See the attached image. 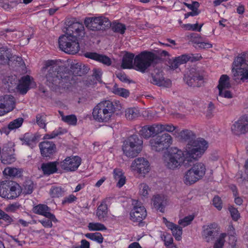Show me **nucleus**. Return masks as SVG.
I'll list each match as a JSON object with an SVG mask.
<instances>
[{"instance_id": "nucleus-1", "label": "nucleus", "mask_w": 248, "mask_h": 248, "mask_svg": "<svg viewBox=\"0 0 248 248\" xmlns=\"http://www.w3.org/2000/svg\"><path fill=\"white\" fill-rule=\"evenodd\" d=\"M208 148L205 140L191 141L184 150L173 148L164 157V164L169 169L174 170L183 165L187 166L193 160L202 157Z\"/></svg>"}, {"instance_id": "nucleus-2", "label": "nucleus", "mask_w": 248, "mask_h": 248, "mask_svg": "<svg viewBox=\"0 0 248 248\" xmlns=\"http://www.w3.org/2000/svg\"><path fill=\"white\" fill-rule=\"evenodd\" d=\"M84 28L82 24L73 23L67 29L66 33L59 37L60 49L66 53L75 54L79 50V40L84 35Z\"/></svg>"}, {"instance_id": "nucleus-3", "label": "nucleus", "mask_w": 248, "mask_h": 248, "mask_svg": "<svg viewBox=\"0 0 248 248\" xmlns=\"http://www.w3.org/2000/svg\"><path fill=\"white\" fill-rule=\"evenodd\" d=\"M156 55L151 52L144 51L134 58V55L126 53L123 57L122 67L123 69L134 68L144 73L156 59Z\"/></svg>"}, {"instance_id": "nucleus-4", "label": "nucleus", "mask_w": 248, "mask_h": 248, "mask_svg": "<svg viewBox=\"0 0 248 248\" xmlns=\"http://www.w3.org/2000/svg\"><path fill=\"white\" fill-rule=\"evenodd\" d=\"M63 67L55 64L54 61L46 62L44 68L47 71L46 75V84L50 88L63 85L62 82H66L67 79V74L63 72Z\"/></svg>"}, {"instance_id": "nucleus-5", "label": "nucleus", "mask_w": 248, "mask_h": 248, "mask_svg": "<svg viewBox=\"0 0 248 248\" xmlns=\"http://www.w3.org/2000/svg\"><path fill=\"white\" fill-rule=\"evenodd\" d=\"M2 82L4 89L9 92L15 91L16 89L23 94L26 93L30 88L35 85L33 78L28 75L23 76L19 80L15 75L7 77L2 79Z\"/></svg>"}, {"instance_id": "nucleus-6", "label": "nucleus", "mask_w": 248, "mask_h": 248, "mask_svg": "<svg viewBox=\"0 0 248 248\" xmlns=\"http://www.w3.org/2000/svg\"><path fill=\"white\" fill-rule=\"evenodd\" d=\"M121 104L109 100L99 103L93 108V116L94 120L99 122L108 121L116 110H120Z\"/></svg>"}, {"instance_id": "nucleus-7", "label": "nucleus", "mask_w": 248, "mask_h": 248, "mask_svg": "<svg viewBox=\"0 0 248 248\" xmlns=\"http://www.w3.org/2000/svg\"><path fill=\"white\" fill-rule=\"evenodd\" d=\"M206 166L202 162H197L186 171L184 177V182L186 185H191L201 179L205 175Z\"/></svg>"}, {"instance_id": "nucleus-8", "label": "nucleus", "mask_w": 248, "mask_h": 248, "mask_svg": "<svg viewBox=\"0 0 248 248\" xmlns=\"http://www.w3.org/2000/svg\"><path fill=\"white\" fill-rule=\"evenodd\" d=\"M20 187L12 181H3L0 185V196L8 199H14L19 196Z\"/></svg>"}, {"instance_id": "nucleus-9", "label": "nucleus", "mask_w": 248, "mask_h": 248, "mask_svg": "<svg viewBox=\"0 0 248 248\" xmlns=\"http://www.w3.org/2000/svg\"><path fill=\"white\" fill-rule=\"evenodd\" d=\"M149 142L151 149L159 152L167 149L172 144V139L170 135L163 134L153 137Z\"/></svg>"}, {"instance_id": "nucleus-10", "label": "nucleus", "mask_w": 248, "mask_h": 248, "mask_svg": "<svg viewBox=\"0 0 248 248\" xmlns=\"http://www.w3.org/2000/svg\"><path fill=\"white\" fill-rule=\"evenodd\" d=\"M130 168L132 171L143 177L151 170L150 164L149 161L144 157H138L132 161Z\"/></svg>"}, {"instance_id": "nucleus-11", "label": "nucleus", "mask_w": 248, "mask_h": 248, "mask_svg": "<svg viewBox=\"0 0 248 248\" xmlns=\"http://www.w3.org/2000/svg\"><path fill=\"white\" fill-rule=\"evenodd\" d=\"M231 87L229 77L226 75H222L220 78L219 84L217 86L219 90V97H217V99L219 102H221V98L222 97L228 99L232 98V93L228 90Z\"/></svg>"}, {"instance_id": "nucleus-12", "label": "nucleus", "mask_w": 248, "mask_h": 248, "mask_svg": "<svg viewBox=\"0 0 248 248\" xmlns=\"http://www.w3.org/2000/svg\"><path fill=\"white\" fill-rule=\"evenodd\" d=\"M84 24L91 30L96 31L102 29L103 26H108L110 22L108 18L104 17H89L85 18Z\"/></svg>"}, {"instance_id": "nucleus-13", "label": "nucleus", "mask_w": 248, "mask_h": 248, "mask_svg": "<svg viewBox=\"0 0 248 248\" xmlns=\"http://www.w3.org/2000/svg\"><path fill=\"white\" fill-rule=\"evenodd\" d=\"M231 131L235 135H241L248 132V115H244L231 126Z\"/></svg>"}, {"instance_id": "nucleus-14", "label": "nucleus", "mask_w": 248, "mask_h": 248, "mask_svg": "<svg viewBox=\"0 0 248 248\" xmlns=\"http://www.w3.org/2000/svg\"><path fill=\"white\" fill-rule=\"evenodd\" d=\"M81 162V158L78 156H68L60 163V167L66 171H73L78 169Z\"/></svg>"}, {"instance_id": "nucleus-15", "label": "nucleus", "mask_w": 248, "mask_h": 248, "mask_svg": "<svg viewBox=\"0 0 248 248\" xmlns=\"http://www.w3.org/2000/svg\"><path fill=\"white\" fill-rule=\"evenodd\" d=\"M184 80L189 86L199 87L201 85L200 82L202 81L203 77L194 68H191L189 73L185 75Z\"/></svg>"}, {"instance_id": "nucleus-16", "label": "nucleus", "mask_w": 248, "mask_h": 248, "mask_svg": "<svg viewBox=\"0 0 248 248\" xmlns=\"http://www.w3.org/2000/svg\"><path fill=\"white\" fill-rule=\"evenodd\" d=\"M130 215L132 221L140 222L147 216L146 210L140 203L137 202L131 210Z\"/></svg>"}, {"instance_id": "nucleus-17", "label": "nucleus", "mask_w": 248, "mask_h": 248, "mask_svg": "<svg viewBox=\"0 0 248 248\" xmlns=\"http://www.w3.org/2000/svg\"><path fill=\"white\" fill-rule=\"evenodd\" d=\"M15 150L12 143L8 146H4L2 149L1 155V161L4 164H10L14 163L16 159L14 154Z\"/></svg>"}, {"instance_id": "nucleus-18", "label": "nucleus", "mask_w": 248, "mask_h": 248, "mask_svg": "<svg viewBox=\"0 0 248 248\" xmlns=\"http://www.w3.org/2000/svg\"><path fill=\"white\" fill-rule=\"evenodd\" d=\"M150 82L160 87L169 88L171 85V81L169 79H165L161 72L157 71L151 76Z\"/></svg>"}, {"instance_id": "nucleus-19", "label": "nucleus", "mask_w": 248, "mask_h": 248, "mask_svg": "<svg viewBox=\"0 0 248 248\" xmlns=\"http://www.w3.org/2000/svg\"><path fill=\"white\" fill-rule=\"evenodd\" d=\"M50 209L46 205L40 204L33 208V212L36 214L45 217H46L53 220V222L57 221L54 214L50 212Z\"/></svg>"}, {"instance_id": "nucleus-20", "label": "nucleus", "mask_w": 248, "mask_h": 248, "mask_svg": "<svg viewBox=\"0 0 248 248\" xmlns=\"http://www.w3.org/2000/svg\"><path fill=\"white\" fill-rule=\"evenodd\" d=\"M152 202L154 207L162 213L164 212L165 207L169 204L167 197L162 194L154 196Z\"/></svg>"}, {"instance_id": "nucleus-21", "label": "nucleus", "mask_w": 248, "mask_h": 248, "mask_svg": "<svg viewBox=\"0 0 248 248\" xmlns=\"http://www.w3.org/2000/svg\"><path fill=\"white\" fill-rule=\"evenodd\" d=\"M15 107L14 97L10 94L0 96V108L6 109L8 112L13 110Z\"/></svg>"}, {"instance_id": "nucleus-22", "label": "nucleus", "mask_w": 248, "mask_h": 248, "mask_svg": "<svg viewBox=\"0 0 248 248\" xmlns=\"http://www.w3.org/2000/svg\"><path fill=\"white\" fill-rule=\"evenodd\" d=\"M163 222L166 227L171 231L175 239L179 241L182 238V228L180 226L168 221L166 218L163 217Z\"/></svg>"}, {"instance_id": "nucleus-23", "label": "nucleus", "mask_w": 248, "mask_h": 248, "mask_svg": "<svg viewBox=\"0 0 248 248\" xmlns=\"http://www.w3.org/2000/svg\"><path fill=\"white\" fill-rule=\"evenodd\" d=\"M39 148L42 155L43 156L47 157L53 154L55 151L56 147L52 141H44L39 144Z\"/></svg>"}, {"instance_id": "nucleus-24", "label": "nucleus", "mask_w": 248, "mask_h": 248, "mask_svg": "<svg viewBox=\"0 0 248 248\" xmlns=\"http://www.w3.org/2000/svg\"><path fill=\"white\" fill-rule=\"evenodd\" d=\"M245 54H241L234 59L232 68L233 72L235 71V72L237 73V71L244 70L248 68V61L245 60Z\"/></svg>"}, {"instance_id": "nucleus-25", "label": "nucleus", "mask_w": 248, "mask_h": 248, "mask_svg": "<svg viewBox=\"0 0 248 248\" xmlns=\"http://www.w3.org/2000/svg\"><path fill=\"white\" fill-rule=\"evenodd\" d=\"M216 227L217 224L215 223L203 226L202 236L206 242H209L213 240L214 230L216 228Z\"/></svg>"}, {"instance_id": "nucleus-26", "label": "nucleus", "mask_w": 248, "mask_h": 248, "mask_svg": "<svg viewBox=\"0 0 248 248\" xmlns=\"http://www.w3.org/2000/svg\"><path fill=\"white\" fill-rule=\"evenodd\" d=\"M113 176L117 182L116 186L118 187H122L125 183L126 178L124 172L120 169H115L113 171Z\"/></svg>"}, {"instance_id": "nucleus-27", "label": "nucleus", "mask_w": 248, "mask_h": 248, "mask_svg": "<svg viewBox=\"0 0 248 248\" xmlns=\"http://www.w3.org/2000/svg\"><path fill=\"white\" fill-rule=\"evenodd\" d=\"M85 56L87 58L99 61L106 65H109L111 64L110 59L106 56L93 52H87L85 54Z\"/></svg>"}, {"instance_id": "nucleus-28", "label": "nucleus", "mask_w": 248, "mask_h": 248, "mask_svg": "<svg viewBox=\"0 0 248 248\" xmlns=\"http://www.w3.org/2000/svg\"><path fill=\"white\" fill-rule=\"evenodd\" d=\"M175 136L178 137L181 139L183 140H188V142L186 145H187L191 141L204 140L203 139L194 140L193 139V137H194L193 133L191 131L187 129L183 130L180 132H179L178 129H177V133H176V135H175Z\"/></svg>"}, {"instance_id": "nucleus-29", "label": "nucleus", "mask_w": 248, "mask_h": 248, "mask_svg": "<svg viewBox=\"0 0 248 248\" xmlns=\"http://www.w3.org/2000/svg\"><path fill=\"white\" fill-rule=\"evenodd\" d=\"M139 147L138 145H137V146L131 147L124 144L123 150L124 154L127 157H134L136 156L142 150L139 149Z\"/></svg>"}, {"instance_id": "nucleus-30", "label": "nucleus", "mask_w": 248, "mask_h": 248, "mask_svg": "<svg viewBox=\"0 0 248 248\" xmlns=\"http://www.w3.org/2000/svg\"><path fill=\"white\" fill-rule=\"evenodd\" d=\"M124 144L131 147L137 146V145H138L139 146L138 148L142 150L143 141L137 135H132L124 142Z\"/></svg>"}, {"instance_id": "nucleus-31", "label": "nucleus", "mask_w": 248, "mask_h": 248, "mask_svg": "<svg viewBox=\"0 0 248 248\" xmlns=\"http://www.w3.org/2000/svg\"><path fill=\"white\" fill-rule=\"evenodd\" d=\"M57 162H51L43 163L41 169L45 174L49 175L56 172L57 170Z\"/></svg>"}, {"instance_id": "nucleus-32", "label": "nucleus", "mask_w": 248, "mask_h": 248, "mask_svg": "<svg viewBox=\"0 0 248 248\" xmlns=\"http://www.w3.org/2000/svg\"><path fill=\"white\" fill-rule=\"evenodd\" d=\"M66 190L61 186H52L49 190V194L53 198H59L64 195Z\"/></svg>"}, {"instance_id": "nucleus-33", "label": "nucleus", "mask_w": 248, "mask_h": 248, "mask_svg": "<svg viewBox=\"0 0 248 248\" xmlns=\"http://www.w3.org/2000/svg\"><path fill=\"white\" fill-rule=\"evenodd\" d=\"M96 215L99 220L103 219L107 217L108 206L105 201H103L98 207Z\"/></svg>"}, {"instance_id": "nucleus-34", "label": "nucleus", "mask_w": 248, "mask_h": 248, "mask_svg": "<svg viewBox=\"0 0 248 248\" xmlns=\"http://www.w3.org/2000/svg\"><path fill=\"white\" fill-rule=\"evenodd\" d=\"M11 57V52L6 47L0 48V64H5L8 62Z\"/></svg>"}, {"instance_id": "nucleus-35", "label": "nucleus", "mask_w": 248, "mask_h": 248, "mask_svg": "<svg viewBox=\"0 0 248 248\" xmlns=\"http://www.w3.org/2000/svg\"><path fill=\"white\" fill-rule=\"evenodd\" d=\"M21 170L19 169L14 167H6L3 171L5 176L9 177H19L21 175Z\"/></svg>"}, {"instance_id": "nucleus-36", "label": "nucleus", "mask_w": 248, "mask_h": 248, "mask_svg": "<svg viewBox=\"0 0 248 248\" xmlns=\"http://www.w3.org/2000/svg\"><path fill=\"white\" fill-rule=\"evenodd\" d=\"M36 140L37 138L35 135L30 133H26L24 135L22 139L23 144L32 147L36 144Z\"/></svg>"}, {"instance_id": "nucleus-37", "label": "nucleus", "mask_w": 248, "mask_h": 248, "mask_svg": "<svg viewBox=\"0 0 248 248\" xmlns=\"http://www.w3.org/2000/svg\"><path fill=\"white\" fill-rule=\"evenodd\" d=\"M140 115L138 108H131L126 109L125 111V115L127 119L133 120L139 117Z\"/></svg>"}, {"instance_id": "nucleus-38", "label": "nucleus", "mask_w": 248, "mask_h": 248, "mask_svg": "<svg viewBox=\"0 0 248 248\" xmlns=\"http://www.w3.org/2000/svg\"><path fill=\"white\" fill-rule=\"evenodd\" d=\"M62 120L68 124L75 125L77 123V118L76 115L72 114L65 116L62 112L59 111Z\"/></svg>"}, {"instance_id": "nucleus-39", "label": "nucleus", "mask_w": 248, "mask_h": 248, "mask_svg": "<svg viewBox=\"0 0 248 248\" xmlns=\"http://www.w3.org/2000/svg\"><path fill=\"white\" fill-rule=\"evenodd\" d=\"M112 92L113 93L124 98H126L129 95V92L128 90L119 87L117 84L113 86Z\"/></svg>"}, {"instance_id": "nucleus-40", "label": "nucleus", "mask_w": 248, "mask_h": 248, "mask_svg": "<svg viewBox=\"0 0 248 248\" xmlns=\"http://www.w3.org/2000/svg\"><path fill=\"white\" fill-rule=\"evenodd\" d=\"M88 227L90 231H101L107 230V228L104 224L98 222H90L88 224Z\"/></svg>"}, {"instance_id": "nucleus-41", "label": "nucleus", "mask_w": 248, "mask_h": 248, "mask_svg": "<svg viewBox=\"0 0 248 248\" xmlns=\"http://www.w3.org/2000/svg\"><path fill=\"white\" fill-rule=\"evenodd\" d=\"M85 236L87 238L96 241L99 244L102 243L104 239L102 235L99 232L88 233L85 234Z\"/></svg>"}, {"instance_id": "nucleus-42", "label": "nucleus", "mask_w": 248, "mask_h": 248, "mask_svg": "<svg viewBox=\"0 0 248 248\" xmlns=\"http://www.w3.org/2000/svg\"><path fill=\"white\" fill-rule=\"evenodd\" d=\"M33 187V183L31 180H28L24 182L22 190L25 194H30L32 192Z\"/></svg>"}, {"instance_id": "nucleus-43", "label": "nucleus", "mask_w": 248, "mask_h": 248, "mask_svg": "<svg viewBox=\"0 0 248 248\" xmlns=\"http://www.w3.org/2000/svg\"><path fill=\"white\" fill-rule=\"evenodd\" d=\"M23 122V119L18 118L11 122L8 125V128L10 130H14L21 126Z\"/></svg>"}, {"instance_id": "nucleus-44", "label": "nucleus", "mask_w": 248, "mask_h": 248, "mask_svg": "<svg viewBox=\"0 0 248 248\" xmlns=\"http://www.w3.org/2000/svg\"><path fill=\"white\" fill-rule=\"evenodd\" d=\"M150 189L145 183H141L139 185V194L144 198H147Z\"/></svg>"}, {"instance_id": "nucleus-45", "label": "nucleus", "mask_w": 248, "mask_h": 248, "mask_svg": "<svg viewBox=\"0 0 248 248\" xmlns=\"http://www.w3.org/2000/svg\"><path fill=\"white\" fill-rule=\"evenodd\" d=\"M163 132H174L173 135L175 136L177 133L178 127L171 124H163Z\"/></svg>"}, {"instance_id": "nucleus-46", "label": "nucleus", "mask_w": 248, "mask_h": 248, "mask_svg": "<svg viewBox=\"0 0 248 248\" xmlns=\"http://www.w3.org/2000/svg\"><path fill=\"white\" fill-rule=\"evenodd\" d=\"M194 218V217L192 215L185 217L184 218L179 220L178 224L183 227H186L191 223Z\"/></svg>"}, {"instance_id": "nucleus-47", "label": "nucleus", "mask_w": 248, "mask_h": 248, "mask_svg": "<svg viewBox=\"0 0 248 248\" xmlns=\"http://www.w3.org/2000/svg\"><path fill=\"white\" fill-rule=\"evenodd\" d=\"M202 25L203 24H201L198 27L199 25L198 23H196L194 24H184L182 27L184 28L186 30L188 31H201V28Z\"/></svg>"}, {"instance_id": "nucleus-48", "label": "nucleus", "mask_w": 248, "mask_h": 248, "mask_svg": "<svg viewBox=\"0 0 248 248\" xmlns=\"http://www.w3.org/2000/svg\"><path fill=\"white\" fill-rule=\"evenodd\" d=\"M112 28L114 31L121 34H124L126 30L125 25L120 23L113 24Z\"/></svg>"}, {"instance_id": "nucleus-49", "label": "nucleus", "mask_w": 248, "mask_h": 248, "mask_svg": "<svg viewBox=\"0 0 248 248\" xmlns=\"http://www.w3.org/2000/svg\"><path fill=\"white\" fill-rule=\"evenodd\" d=\"M20 207V204L15 203L8 205L5 208V210L8 213H15Z\"/></svg>"}, {"instance_id": "nucleus-50", "label": "nucleus", "mask_w": 248, "mask_h": 248, "mask_svg": "<svg viewBox=\"0 0 248 248\" xmlns=\"http://www.w3.org/2000/svg\"><path fill=\"white\" fill-rule=\"evenodd\" d=\"M163 124H155L150 126V130L154 134L163 132Z\"/></svg>"}, {"instance_id": "nucleus-51", "label": "nucleus", "mask_w": 248, "mask_h": 248, "mask_svg": "<svg viewBox=\"0 0 248 248\" xmlns=\"http://www.w3.org/2000/svg\"><path fill=\"white\" fill-rule=\"evenodd\" d=\"M226 234L222 233L215 243L214 248H222L224 244Z\"/></svg>"}, {"instance_id": "nucleus-52", "label": "nucleus", "mask_w": 248, "mask_h": 248, "mask_svg": "<svg viewBox=\"0 0 248 248\" xmlns=\"http://www.w3.org/2000/svg\"><path fill=\"white\" fill-rule=\"evenodd\" d=\"M229 210L232 219L234 221H237L240 217V214L237 209L232 206H230L229 208Z\"/></svg>"}, {"instance_id": "nucleus-53", "label": "nucleus", "mask_w": 248, "mask_h": 248, "mask_svg": "<svg viewBox=\"0 0 248 248\" xmlns=\"http://www.w3.org/2000/svg\"><path fill=\"white\" fill-rule=\"evenodd\" d=\"M141 135L145 138H148L152 135V132L150 130V126L148 127H144L140 131Z\"/></svg>"}, {"instance_id": "nucleus-54", "label": "nucleus", "mask_w": 248, "mask_h": 248, "mask_svg": "<svg viewBox=\"0 0 248 248\" xmlns=\"http://www.w3.org/2000/svg\"><path fill=\"white\" fill-rule=\"evenodd\" d=\"M36 123L41 128H45L46 126L45 117L38 114L36 116Z\"/></svg>"}, {"instance_id": "nucleus-55", "label": "nucleus", "mask_w": 248, "mask_h": 248, "mask_svg": "<svg viewBox=\"0 0 248 248\" xmlns=\"http://www.w3.org/2000/svg\"><path fill=\"white\" fill-rule=\"evenodd\" d=\"M238 73H240L241 76V80H245L246 79H248V66L247 68H245L244 70H241L239 71H237V72L234 73V76H236L238 75Z\"/></svg>"}, {"instance_id": "nucleus-56", "label": "nucleus", "mask_w": 248, "mask_h": 248, "mask_svg": "<svg viewBox=\"0 0 248 248\" xmlns=\"http://www.w3.org/2000/svg\"><path fill=\"white\" fill-rule=\"evenodd\" d=\"M213 205L219 210L222 208V202L220 198L218 196H215L213 200Z\"/></svg>"}, {"instance_id": "nucleus-57", "label": "nucleus", "mask_w": 248, "mask_h": 248, "mask_svg": "<svg viewBox=\"0 0 248 248\" xmlns=\"http://www.w3.org/2000/svg\"><path fill=\"white\" fill-rule=\"evenodd\" d=\"M77 199V197L73 194L70 195L67 197H65L62 200V203H70Z\"/></svg>"}, {"instance_id": "nucleus-58", "label": "nucleus", "mask_w": 248, "mask_h": 248, "mask_svg": "<svg viewBox=\"0 0 248 248\" xmlns=\"http://www.w3.org/2000/svg\"><path fill=\"white\" fill-rule=\"evenodd\" d=\"M173 238L170 234H168L164 236L165 245L167 248L173 244Z\"/></svg>"}, {"instance_id": "nucleus-59", "label": "nucleus", "mask_w": 248, "mask_h": 248, "mask_svg": "<svg viewBox=\"0 0 248 248\" xmlns=\"http://www.w3.org/2000/svg\"><path fill=\"white\" fill-rule=\"evenodd\" d=\"M176 58L180 65L186 63L189 60V57L186 55H183Z\"/></svg>"}, {"instance_id": "nucleus-60", "label": "nucleus", "mask_w": 248, "mask_h": 248, "mask_svg": "<svg viewBox=\"0 0 248 248\" xmlns=\"http://www.w3.org/2000/svg\"><path fill=\"white\" fill-rule=\"evenodd\" d=\"M116 77L122 82L126 83L130 82V81L127 78V76L124 73L118 72L116 74Z\"/></svg>"}, {"instance_id": "nucleus-61", "label": "nucleus", "mask_w": 248, "mask_h": 248, "mask_svg": "<svg viewBox=\"0 0 248 248\" xmlns=\"http://www.w3.org/2000/svg\"><path fill=\"white\" fill-rule=\"evenodd\" d=\"M52 221H53V220H51V219H44V220H39V222H40L42 225L45 228H50L52 227L53 224L52 223Z\"/></svg>"}, {"instance_id": "nucleus-62", "label": "nucleus", "mask_w": 248, "mask_h": 248, "mask_svg": "<svg viewBox=\"0 0 248 248\" xmlns=\"http://www.w3.org/2000/svg\"><path fill=\"white\" fill-rule=\"evenodd\" d=\"M184 4L191 10L198 9L200 5L199 2L197 1H193L191 4L184 2Z\"/></svg>"}, {"instance_id": "nucleus-63", "label": "nucleus", "mask_w": 248, "mask_h": 248, "mask_svg": "<svg viewBox=\"0 0 248 248\" xmlns=\"http://www.w3.org/2000/svg\"><path fill=\"white\" fill-rule=\"evenodd\" d=\"M1 219L4 220L7 223V225L11 224L14 221V219L12 217L5 213H4Z\"/></svg>"}, {"instance_id": "nucleus-64", "label": "nucleus", "mask_w": 248, "mask_h": 248, "mask_svg": "<svg viewBox=\"0 0 248 248\" xmlns=\"http://www.w3.org/2000/svg\"><path fill=\"white\" fill-rule=\"evenodd\" d=\"M177 60L175 58L174 59H173L172 61H170L169 64H170V67L172 69H175L178 67V66L180 65L178 62H177Z\"/></svg>"}]
</instances>
